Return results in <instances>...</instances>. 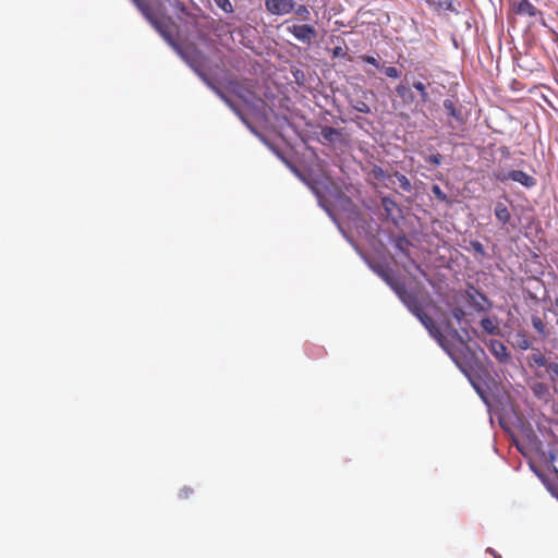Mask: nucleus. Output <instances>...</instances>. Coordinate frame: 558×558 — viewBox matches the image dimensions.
<instances>
[{"instance_id": "nucleus-1", "label": "nucleus", "mask_w": 558, "mask_h": 558, "mask_svg": "<svg viewBox=\"0 0 558 558\" xmlns=\"http://www.w3.org/2000/svg\"><path fill=\"white\" fill-rule=\"evenodd\" d=\"M489 409L508 412L514 411V404L506 386H473Z\"/></svg>"}, {"instance_id": "nucleus-2", "label": "nucleus", "mask_w": 558, "mask_h": 558, "mask_svg": "<svg viewBox=\"0 0 558 558\" xmlns=\"http://www.w3.org/2000/svg\"><path fill=\"white\" fill-rule=\"evenodd\" d=\"M494 178L500 182L513 181L520 183L526 189L534 187L537 183L536 179L522 170L496 171Z\"/></svg>"}, {"instance_id": "nucleus-3", "label": "nucleus", "mask_w": 558, "mask_h": 558, "mask_svg": "<svg viewBox=\"0 0 558 558\" xmlns=\"http://www.w3.org/2000/svg\"><path fill=\"white\" fill-rule=\"evenodd\" d=\"M143 16L168 43H172V33L165 19L159 17L151 8L145 11Z\"/></svg>"}, {"instance_id": "nucleus-4", "label": "nucleus", "mask_w": 558, "mask_h": 558, "mask_svg": "<svg viewBox=\"0 0 558 558\" xmlns=\"http://www.w3.org/2000/svg\"><path fill=\"white\" fill-rule=\"evenodd\" d=\"M287 31L293 35L296 40L307 45H310L317 36L316 29L308 24H293L288 26Z\"/></svg>"}, {"instance_id": "nucleus-5", "label": "nucleus", "mask_w": 558, "mask_h": 558, "mask_svg": "<svg viewBox=\"0 0 558 558\" xmlns=\"http://www.w3.org/2000/svg\"><path fill=\"white\" fill-rule=\"evenodd\" d=\"M294 0H265V8L272 15H287L293 12Z\"/></svg>"}, {"instance_id": "nucleus-6", "label": "nucleus", "mask_w": 558, "mask_h": 558, "mask_svg": "<svg viewBox=\"0 0 558 558\" xmlns=\"http://www.w3.org/2000/svg\"><path fill=\"white\" fill-rule=\"evenodd\" d=\"M550 360L545 356L539 350L534 349L527 356V365L534 371L538 378H543V372L548 366Z\"/></svg>"}, {"instance_id": "nucleus-7", "label": "nucleus", "mask_w": 558, "mask_h": 558, "mask_svg": "<svg viewBox=\"0 0 558 558\" xmlns=\"http://www.w3.org/2000/svg\"><path fill=\"white\" fill-rule=\"evenodd\" d=\"M444 108L448 113L449 122L456 121L458 124H463L465 122V118L462 113V106L457 98H446L444 100Z\"/></svg>"}, {"instance_id": "nucleus-8", "label": "nucleus", "mask_w": 558, "mask_h": 558, "mask_svg": "<svg viewBox=\"0 0 558 558\" xmlns=\"http://www.w3.org/2000/svg\"><path fill=\"white\" fill-rule=\"evenodd\" d=\"M488 349L494 357L501 364L511 363V354L508 348L499 340H490Z\"/></svg>"}, {"instance_id": "nucleus-9", "label": "nucleus", "mask_w": 558, "mask_h": 558, "mask_svg": "<svg viewBox=\"0 0 558 558\" xmlns=\"http://www.w3.org/2000/svg\"><path fill=\"white\" fill-rule=\"evenodd\" d=\"M208 29L218 38L222 39L226 36H232V24L223 20H215L208 23Z\"/></svg>"}, {"instance_id": "nucleus-10", "label": "nucleus", "mask_w": 558, "mask_h": 558, "mask_svg": "<svg viewBox=\"0 0 558 558\" xmlns=\"http://www.w3.org/2000/svg\"><path fill=\"white\" fill-rule=\"evenodd\" d=\"M415 311L416 313L414 314V316L423 324V326L429 331V333L434 338L440 339L441 331L440 328L437 326L436 322L428 314H426L422 307Z\"/></svg>"}, {"instance_id": "nucleus-11", "label": "nucleus", "mask_w": 558, "mask_h": 558, "mask_svg": "<svg viewBox=\"0 0 558 558\" xmlns=\"http://www.w3.org/2000/svg\"><path fill=\"white\" fill-rule=\"evenodd\" d=\"M231 92L236 95L240 99H242L246 104L253 102L255 99V94L252 89L247 88L240 82H230L229 83Z\"/></svg>"}, {"instance_id": "nucleus-12", "label": "nucleus", "mask_w": 558, "mask_h": 558, "mask_svg": "<svg viewBox=\"0 0 558 558\" xmlns=\"http://www.w3.org/2000/svg\"><path fill=\"white\" fill-rule=\"evenodd\" d=\"M514 12L520 15H526L530 17H539L543 24H545L543 14L539 10H537L529 0H521Z\"/></svg>"}, {"instance_id": "nucleus-13", "label": "nucleus", "mask_w": 558, "mask_h": 558, "mask_svg": "<svg viewBox=\"0 0 558 558\" xmlns=\"http://www.w3.org/2000/svg\"><path fill=\"white\" fill-rule=\"evenodd\" d=\"M511 344L514 349L525 351L532 347V339L525 329H519L513 335Z\"/></svg>"}, {"instance_id": "nucleus-14", "label": "nucleus", "mask_w": 558, "mask_h": 558, "mask_svg": "<svg viewBox=\"0 0 558 558\" xmlns=\"http://www.w3.org/2000/svg\"><path fill=\"white\" fill-rule=\"evenodd\" d=\"M396 292L413 315L416 313L415 310L422 307L416 298L408 293L404 289L396 288Z\"/></svg>"}, {"instance_id": "nucleus-15", "label": "nucleus", "mask_w": 558, "mask_h": 558, "mask_svg": "<svg viewBox=\"0 0 558 558\" xmlns=\"http://www.w3.org/2000/svg\"><path fill=\"white\" fill-rule=\"evenodd\" d=\"M483 330L492 336H499L501 330L497 317H484L480 322Z\"/></svg>"}, {"instance_id": "nucleus-16", "label": "nucleus", "mask_w": 558, "mask_h": 558, "mask_svg": "<svg viewBox=\"0 0 558 558\" xmlns=\"http://www.w3.org/2000/svg\"><path fill=\"white\" fill-rule=\"evenodd\" d=\"M196 72L202 77V80L215 92V94L226 102L228 107H230L234 112H238V109L235 108L232 100L221 89L216 87L204 73L198 70H196Z\"/></svg>"}, {"instance_id": "nucleus-17", "label": "nucleus", "mask_w": 558, "mask_h": 558, "mask_svg": "<svg viewBox=\"0 0 558 558\" xmlns=\"http://www.w3.org/2000/svg\"><path fill=\"white\" fill-rule=\"evenodd\" d=\"M494 214L497 220L502 225L511 222V213L509 208L501 202L496 203Z\"/></svg>"}, {"instance_id": "nucleus-18", "label": "nucleus", "mask_w": 558, "mask_h": 558, "mask_svg": "<svg viewBox=\"0 0 558 558\" xmlns=\"http://www.w3.org/2000/svg\"><path fill=\"white\" fill-rule=\"evenodd\" d=\"M320 135L323 138V143H336L340 140L342 133L340 130L335 129L332 126H323L320 130Z\"/></svg>"}, {"instance_id": "nucleus-19", "label": "nucleus", "mask_w": 558, "mask_h": 558, "mask_svg": "<svg viewBox=\"0 0 558 558\" xmlns=\"http://www.w3.org/2000/svg\"><path fill=\"white\" fill-rule=\"evenodd\" d=\"M426 3L435 10H445L458 13V9L453 0H425Z\"/></svg>"}, {"instance_id": "nucleus-20", "label": "nucleus", "mask_w": 558, "mask_h": 558, "mask_svg": "<svg viewBox=\"0 0 558 558\" xmlns=\"http://www.w3.org/2000/svg\"><path fill=\"white\" fill-rule=\"evenodd\" d=\"M368 92L367 90H362V98H354L352 97L350 99V105L351 107L356 110L357 112H361V113H369L371 112V108L369 106L367 105V102L365 101V98L367 96Z\"/></svg>"}, {"instance_id": "nucleus-21", "label": "nucleus", "mask_w": 558, "mask_h": 558, "mask_svg": "<svg viewBox=\"0 0 558 558\" xmlns=\"http://www.w3.org/2000/svg\"><path fill=\"white\" fill-rule=\"evenodd\" d=\"M531 324L535 331L542 338H547L549 332L547 328V323L538 315L534 314L531 316Z\"/></svg>"}, {"instance_id": "nucleus-22", "label": "nucleus", "mask_w": 558, "mask_h": 558, "mask_svg": "<svg viewBox=\"0 0 558 558\" xmlns=\"http://www.w3.org/2000/svg\"><path fill=\"white\" fill-rule=\"evenodd\" d=\"M396 93L403 100L404 104H410L414 100V95L411 88L402 83L396 86Z\"/></svg>"}, {"instance_id": "nucleus-23", "label": "nucleus", "mask_w": 558, "mask_h": 558, "mask_svg": "<svg viewBox=\"0 0 558 558\" xmlns=\"http://www.w3.org/2000/svg\"><path fill=\"white\" fill-rule=\"evenodd\" d=\"M543 378H548L553 384H558V363L550 361L543 372Z\"/></svg>"}, {"instance_id": "nucleus-24", "label": "nucleus", "mask_w": 558, "mask_h": 558, "mask_svg": "<svg viewBox=\"0 0 558 558\" xmlns=\"http://www.w3.org/2000/svg\"><path fill=\"white\" fill-rule=\"evenodd\" d=\"M413 87L418 92L422 102L429 101V94L424 83L420 81L413 82Z\"/></svg>"}, {"instance_id": "nucleus-25", "label": "nucleus", "mask_w": 558, "mask_h": 558, "mask_svg": "<svg viewBox=\"0 0 558 558\" xmlns=\"http://www.w3.org/2000/svg\"><path fill=\"white\" fill-rule=\"evenodd\" d=\"M293 12L303 21H308L311 19V12L308 8L304 4H295Z\"/></svg>"}, {"instance_id": "nucleus-26", "label": "nucleus", "mask_w": 558, "mask_h": 558, "mask_svg": "<svg viewBox=\"0 0 558 558\" xmlns=\"http://www.w3.org/2000/svg\"><path fill=\"white\" fill-rule=\"evenodd\" d=\"M395 177L397 178V180L399 182V185H400L402 191L411 192L412 184H411L410 180L404 174L396 172Z\"/></svg>"}, {"instance_id": "nucleus-27", "label": "nucleus", "mask_w": 558, "mask_h": 558, "mask_svg": "<svg viewBox=\"0 0 558 558\" xmlns=\"http://www.w3.org/2000/svg\"><path fill=\"white\" fill-rule=\"evenodd\" d=\"M215 4L226 13H233V5L230 0H214Z\"/></svg>"}, {"instance_id": "nucleus-28", "label": "nucleus", "mask_w": 558, "mask_h": 558, "mask_svg": "<svg viewBox=\"0 0 558 558\" xmlns=\"http://www.w3.org/2000/svg\"><path fill=\"white\" fill-rule=\"evenodd\" d=\"M451 316L460 324L465 317V312L462 307L456 306L451 310Z\"/></svg>"}, {"instance_id": "nucleus-29", "label": "nucleus", "mask_w": 558, "mask_h": 558, "mask_svg": "<svg viewBox=\"0 0 558 558\" xmlns=\"http://www.w3.org/2000/svg\"><path fill=\"white\" fill-rule=\"evenodd\" d=\"M432 192L435 197L440 202H448L447 195L442 192L439 185L435 184L432 186Z\"/></svg>"}, {"instance_id": "nucleus-30", "label": "nucleus", "mask_w": 558, "mask_h": 558, "mask_svg": "<svg viewBox=\"0 0 558 558\" xmlns=\"http://www.w3.org/2000/svg\"><path fill=\"white\" fill-rule=\"evenodd\" d=\"M359 58L363 62L372 64L376 69H380L381 68L379 61L376 58L372 57V56L364 54V56H360Z\"/></svg>"}, {"instance_id": "nucleus-31", "label": "nucleus", "mask_w": 558, "mask_h": 558, "mask_svg": "<svg viewBox=\"0 0 558 558\" xmlns=\"http://www.w3.org/2000/svg\"><path fill=\"white\" fill-rule=\"evenodd\" d=\"M177 11L184 13L186 11L185 4L182 0H166Z\"/></svg>"}, {"instance_id": "nucleus-32", "label": "nucleus", "mask_w": 558, "mask_h": 558, "mask_svg": "<svg viewBox=\"0 0 558 558\" xmlns=\"http://www.w3.org/2000/svg\"><path fill=\"white\" fill-rule=\"evenodd\" d=\"M384 72L386 76L390 78H398L400 77V71L396 66H386L384 68Z\"/></svg>"}, {"instance_id": "nucleus-33", "label": "nucleus", "mask_w": 558, "mask_h": 558, "mask_svg": "<svg viewBox=\"0 0 558 558\" xmlns=\"http://www.w3.org/2000/svg\"><path fill=\"white\" fill-rule=\"evenodd\" d=\"M470 245L476 254L485 256L486 253L484 245L480 241H471Z\"/></svg>"}, {"instance_id": "nucleus-34", "label": "nucleus", "mask_w": 558, "mask_h": 558, "mask_svg": "<svg viewBox=\"0 0 558 558\" xmlns=\"http://www.w3.org/2000/svg\"><path fill=\"white\" fill-rule=\"evenodd\" d=\"M381 205L388 214H390L392 208L396 207V203L389 197H384L381 199Z\"/></svg>"}, {"instance_id": "nucleus-35", "label": "nucleus", "mask_w": 558, "mask_h": 558, "mask_svg": "<svg viewBox=\"0 0 558 558\" xmlns=\"http://www.w3.org/2000/svg\"><path fill=\"white\" fill-rule=\"evenodd\" d=\"M442 156L440 154H433L425 158V160L434 166L441 163Z\"/></svg>"}, {"instance_id": "nucleus-36", "label": "nucleus", "mask_w": 558, "mask_h": 558, "mask_svg": "<svg viewBox=\"0 0 558 558\" xmlns=\"http://www.w3.org/2000/svg\"><path fill=\"white\" fill-rule=\"evenodd\" d=\"M132 2L135 4V7L142 14L150 8L145 0H132Z\"/></svg>"}, {"instance_id": "nucleus-37", "label": "nucleus", "mask_w": 558, "mask_h": 558, "mask_svg": "<svg viewBox=\"0 0 558 558\" xmlns=\"http://www.w3.org/2000/svg\"><path fill=\"white\" fill-rule=\"evenodd\" d=\"M372 173L378 180H381V179L386 178V172L379 166H374L373 169H372Z\"/></svg>"}, {"instance_id": "nucleus-38", "label": "nucleus", "mask_w": 558, "mask_h": 558, "mask_svg": "<svg viewBox=\"0 0 558 558\" xmlns=\"http://www.w3.org/2000/svg\"><path fill=\"white\" fill-rule=\"evenodd\" d=\"M332 58H345L347 51L341 46H336L332 51Z\"/></svg>"}, {"instance_id": "nucleus-39", "label": "nucleus", "mask_w": 558, "mask_h": 558, "mask_svg": "<svg viewBox=\"0 0 558 558\" xmlns=\"http://www.w3.org/2000/svg\"><path fill=\"white\" fill-rule=\"evenodd\" d=\"M192 494H193V489H192V488H190V487H183V488H181V489H180V492H179V497H180L181 499H186V498H189Z\"/></svg>"}, {"instance_id": "nucleus-40", "label": "nucleus", "mask_w": 558, "mask_h": 558, "mask_svg": "<svg viewBox=\"0 0 558 558\" xmlns=\"http://www.w3.org/2000/svg\"><path fill=\"white\" fill-rule=\"evenodd\" d=\"M550 463H551L555 472L558 474V453H556V454L551 453L550 454Z\"/></svg>"}, {"instance_id": "nucleus-41", "label": "nucleus", "mask_w": 558, "mask_h": 558, "mask_svg": "<svg viewBox=\"0 0 558 558\" xmlns=\"http://www.w3.org/2000/svg\"><path fill=\"white\" fill-rule=\"evenodd\" d=\"M487 551L493 555L495 558H501L500 555H498L493 548H487Z\"/></svg>"}, {"instance_id": "nucleus-42", "label": "nucleus", "mask_w": 558, "mask_h": 558, "mask_svg": "<svg viewBox=\"0 0 558 558\" xmlns=\"http://www.w3.org/2000/svg\"><path fill=\"white\" fill-rule=\"evenodd\" d=\"M236 114H239L241 117V120L242 121H245V118L241 116L240 111L238 110V112H235Z\"/></svg>"}, {"instance_id": "nucleus-43", "label": "nucleus", "mask_w": 558, "mask_h": 558, "mask_svg": "<svg viewBox=\"0 0 558 558\" xmlns=\"http://www.w3.org/2000/svg\"><path fill=\"white\" fill-rule=\"evenodd\" d=\"M236 114H239L241 117V120L242 121H245V118L241 116L240 111L238 110V112H235Z\"/></svg>"}, {"instance_id": "nucleus-44", "label": "nucleus", "mask_w": 558, "mask_h": 558, "mask_svg": "<svg viewBox=\"0 0 558 558\" xmlns=\"http://www.w3.org/2000/svg\"><path fill=\"white\" fill-rule=\"evenodd\" d=\"M453 333H454V336H457L458 338H460V336H459V333H458V331H457L456 329L453 330Z\"/></svg>"}, {"instance_id": "nucleus-45", "label": "nucleus", "mask_w": 558, "mask_h": 558, "mask_svg": "<svg viewBox=\"0 0 558 558\" xmlns=\"http://www.w3.org/2000/svg\"><path fill=\"white\" fill-rule=\"evenodd\" d=\"M555 305L558 307V296L555 299Z\"/></svg>"}, {"instance_id": "nucleus-46", "label": "nucleus", "mask_w": 558, "mask_h": 558, "mask_svg": "<svg viewBox=\"0 0 558 558\" xmlns=\"http://www.w3.org/2000/svg\"><path fill=\"white\" fill-rule=\"evenodd\" d=\"M442 338V336L440 337ZM439 342H441V339H437ZM440 347H444V343H440Z\"/></svg>"}, {"instance_id": "nucleus-47", "label": "nucleus", "mask_w": 558, "mask_h": 558, "mask_svg": "<svg viewBox=\"0 0 558 558\" xmlns=\"http://www.w3.org/2000/svg\"><path fill=\"white\" fill-rule=\"evenodd\" d=\"M535 387L538 388V389H542L544 386L538 385V386H535Z\"/></svg>"}]
</instances>
